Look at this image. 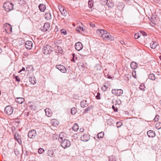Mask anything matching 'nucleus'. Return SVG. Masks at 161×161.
<instances>
[{
    "label": "nucleus",
    "mask_w": 161,
    "mask_h": 161,
    "mask_svg": "<svg viewBox=\"0 0 161 161\" xmlns=\"http://www.w3.org/2000/svg\"><path fill=\"white\" fill-rule=\"evenodd\" d=\"M140 34L139 33H136L134 35V37L135 39H138L140 36Z\"/></svg>",
    "instance_id": "40"
},
{
    "label": "nucleus",
    "mask_w": 161,
    "mask_h": 161,
    "mask_svg": "<svg viewBox=\"0 0 161 161\" xmlns=\"http://www.w3.org/2000/svg\"><path fill=\"white\" fill-rule=\"evenodd\" d=\"M61 33L62 34H64V35H67V31H66V30H65L64 29H61Z\"/></svg>",
    "instance_id": "37"
},
{
    "label": "nucleus",
    "mask_w": 161,
    "mask_h": 161,
    "mask_svg": "<svg viewBox=\"0 0 161 161\" xmlns=\"http://www.w3.org/2000/svg\"><path fill=\"white\" fill-rule=\"evenodd\" d=\"M15 153L16 154V151H15Z\"/></svg>",
    "instance_id": "63"
},
{
    "label": "nucleus",
    "mask_w": 161,
    "mask_h": 161,
    "mask_svg": "<svg viewBox=\"0 0 161 161\" xmlns=\"http://www.w3.org/2000/svg\"><path fill=\"white\" fill-rule=\"evenodd\" d=\"M104 135V133L103 132H101L99 133L97 135V138H103Z\"/></svg>",
    "instance_id": "30"
},
{
    "label": "nucleus",
    "mask_w": 161,
    "mask_h": 161,
    "mask_svg": "<svg viewBox=\"0 0 161 161\" xmlns=\"http://www.w3.org/2000/svg\"><path fill=\"white\" fill-rule=\"evenodd\" d=\"M156 128L157 129H160L161 128V123L160 122H158L155 125Z\"/></svg>",
    "instance_id": "26"
},
{
    "label": "nucleus",
    "mask_w": 161,
    "mask_h": 161,
    "mask_svg": "<svg viewBox=\"0 0 161 161\" xmlns=\"http://www.w3.org/2000/svg\"><path fill=\"white\" fill-rule=\"evenodd\" d=\"M44 150L42 148H39L38 150V153L40 154L42 153H43V152H44Z\"/></svg>",
    "instance_id": "41"
},
{
    "label": "nucleus",
    "mask_w": 161,
    "mask_h": 161,
    "mask_svg": "<svg viewBox=\"0 0 161 161\" xmlns=\"http://www.w3.org/2000/svg\"><path fill=\"white\" fill-rule=\"evenodd\" d=\"M139 88L140 90L142 91V92L144 91L145 90V85L143 84H142L140 85Z\"/></svg>",
    "instance_id": "28"
},
{
    "label": "nucleus",
    "mask_w": 161,
    "mask_h": 161,
    "mask_svg": "<svg viewBox=\"0 0 161 161\" xmlns=\"http://www.w3.org/2000/svg\"><path fill=\"white\" fill-rule=\"evenodd\" d=\"M148 77L150 79L153 80H155L156 78L154 75L153 73L150 74Z\"/></svg>",
    "instance_id": "24"
},
{
    "label": "nucleus",
    "mask_w": 161,
    "mask_h": 161,
    "mask_svg": "<svg viewBox=\"0 0 161 161\" xmlns=\"http://www.w3.org/2000/svg\"><path fill=\"white\" fill-rule=\"evenodd\" d=\"M76 109L75 108H72L71 110V113L73 115H74L76 112Z\"/></svg>",
    "instance_id": "29"
},
{
    "label": "nucleus",
    "mask_w": 161,
    "mask_h": 161,
    "mask_svg": "<svg viewBox=\"0 0 161 161\" xmlns=\"http://www.w3.org/2000/svg\"><path fill=\"white\" fill-rule=\"evenodd\" d=\"M112 93L116 96H120L123 93V91L121 89H114L112 90Z\"/></svg>",
    "instance_id": "7"
},
{
    "label": "nucleus",
    "mask_w": 161,
    "mask_h": 161,
    "mask_svg": "<svg viewBox=\"0 0 161 161\" xmlns=\"http://www.w3.org/2000/svg\"><path fill=\"white\" fill-rule=\"evenodd\" d=\"M92 108V106L88 107L87 108H86L85 109L84 113H86L87 112L90 111L91 110V108Z\"/></svg>",
    "instance_id": "34"
},
{
    "label": "nucleus",
    "mask_w": 161,
    "mask_h": 161,
    "mask_svg": "<svg viewBox=\"0 0 161 161\" xmlns=\"http://www.w3.org/2000/svg\"><path fill=\"white\" fill-rule=\"evenodd\" d=\"M71 61H73L74 62H75V60H74V58H73H73L71 59Z\"/></svg>",
    "instance_id": "56"
},
{
    "label": "nucleus",
    "mask_w": 161,
    "mask_h": 161,
    "mask_svg": "<svg viewBox=\"0 0 161 161\" xmlns=\"http://www.w3.org/2000/svg\"><path fill=\"white\" fill-rule=\"evenodd\" d=\"M56 68L62 73H64L66 72L65 68L63 65H56Z\"/></svg>",
    "instance_id": "10"
},
{
    "label": "nucleus",
    "mask_w": 161,
    "mask_h": 161,
    "mask_svg": "<svg viewBox=\"0 0 161 161\" xmlns=\"http://www.w3.org/2000/svg\"><path fill=\"white\" fill-rule=\"evenodd\" d=\"M20 116L18 117V116H16V115H14L12 119L14 120H20L21 119L20 118Z\"/></svg>",
    "instance_id": "39"
},
{
    "label": "nucleus",
    "mask_w": 161,
    "mask_h": 161,
    "mask_svg": "<svg viewBox=\"0 0 161 161\" xmlns=\"http://www.w3.org/2000/svg\"><path fill=\"white\" fill-rule=\"evenodd\" d=\"M14 136L17 141L19 142V140L20 136L19 135L18 133H16L14 135Z\"/></svg>",
    "instance_id": "35"
},
{
    "label": "nucleus",
    "mask_w": 161,
    "mask_h": 161,
    "mask_svg": "<svg viewBox=\"0 0 161 161\" xmlns=\"http://www.w3.org/2000/svg\"><path fill=\"white\" fill-rule=\"evenodd\" d=\"M2 52V50L1 48L0 47V53H1Z\"/></svg>",
    "instance_id": "58"
},
{
    "label": "nucleus",
    "mask_w": 161,
    "mask_h": 161,
    "mask_svg": "<svg viewBox=\"0 0 161 161\" xmlns=\"http://www.w3.org/2000/svg\"><path fill=\"white\" fill-rule=\"evenodd\" d=\"M108 5L109 7H113L114 5L113 3L111 2V3H108Z\"/></svg>",
    "instance_id": "43"
},
{
    "label": "nucleus",
    "mask_w": 161,
    "mask_h": 161,
    "mask_svg": "<svg viewBox=\"0 0 161 161\" xmlns=\"http://www.w3.org/2000/svg\"><path fill=\"white\" fill-rule=\"evenodd\" d=\"M50 27V23L48 22H47L45 23L44 24L43 27L41 28V29L42 31H43V32H45L49 30Z\"/></svg>",
    "instance_id": "8"
},
{
    "label": "nucleus",
    "mask_w": 161,
    "mask_h": 161,
    "mask_svg": "<svg viewBox=\"0 0 161 161\" xmlns=\"http://www.w3.org/2000/svg\"><path fill=\"white\" fill-rule=\"evenodd\" d=\"M90 139L89 136L88 135H84L82 136L81 137V140L84 142L88 141Z\"/></svg>",
    "instance_id": "13"
},
{
    "label": "nucleus",
    "mask_w": 161,
    "mask_h": 161,
    "mask_svg": "<svg viewBox=\"0 0 161 161\" xmlns=\"http://www.w3.org/2000/svg\"><path fill=\"white\" fill-rule=\"evenodd\" d=\"M14 5L10 2H6L3 4V7L7 12H9L13 9Z\"/></svg>",
    "instance_id": "1"
},
{
    "label": "nucleus",
    "mask_w": 161,
    "mask_h": 161,
    "mask_svg": "<svg viewBox=\"0 0 161 161\" xmlns=\"http://www.w3.org/2000/svg\"><path fill=\"white\" fill-rule=\"evenodd\" d=\"M42 52L45 55L50 54L52 50L51 49V47L48 45H47L44 46L42 49Z\"/></svg>",
    "instance_id": "3"
},
{
    "label": "nucleus",
    "mask_w": 161,
    "mask_h": 161,
    "mask_svg": "<svg viewBox=\"0 0 161 161\" xmlns=\"http://www.w3.org/2000/svg\"><path fill=\"white\" fill-rule=\"evenodd\" d=\"M122 124L121 121H118L116 123V126L118 128L120 127Z\"/></svg>",
    "instance_id": "36"
},
{
    "label": "nucleus",
    "mask_w": 161,
    "mask_h": 161,
    "mask_svg": "<svg viewBox=\"0 0 161 161\" xmlns=\"http://www.w3.org/2000/svg\"><path fill=\"white\" fill-rule=\"evenodd\" d=\"M147 135L150 137H153L155 136V133L152 130H149L147 132Z\"/></svg>",
    "instance_id": "14"
},
{
    "label": "nucleus",
    "mask_w": 161,
    "mask_h": 161,
    "mask_svg": "<svg viewBox=\"0 0 161 161\" xmlns=\"http://www.w3.org/2000/svg\"><path fill=\"white\" fill-rule=\"evenodd\" d=\"M159 58H160V59H161V56H159Z\"/></svg>",
    "instance_id": "61"
},
{
    "label": "nucleus",
    "mask_w": 161,
    "mask_h": 161,
    "mask_svg": "<svg viewBox=\"0 0 161 161\" xmlns=\"http://www.w3.org/2000/svg\"><path fill=\"white\" fill-rule=\"evenodd\" d=\"M5 31L7 33L10 34L12 32V27L9 23H6L4 25Z\"/></svg>",
    "instance_id": "6"
},
{
    "label": "nucleus",
    "mask_w": 161,
    "mask_h": 161,
    "mask_svg": "<svg viewBox=\"0 0 161 161\" xmlns=\"http://www.w3.org/2000/svg\"><path fill=\"white\" fill-rule=\"evenodd\" d=\"M112 108L114 110V112L117 111L118 108L117 107H115L114 105L112 106Z\"/></svg>",
    "instance_id": "45"
},
{
    "label": "nucleus",
    "mask_w": 161,
    "mask_h": 161,
    "mask_svg": "<svg viewBox=\"0 0 161 161\" xmlns=\"http://www.w3.org/2000/svg\"><path fill=\"white\" fill-rule=\"evenodd\" d=\"M72 56H73V58H74L75 56V54L74 53H73L72 54Z\"/></svg>",
    "instance_id": "57"
},
{
    "label": "nucleus",
    "mask_w": 161,
    "mask_h": 161,
    "mask_svg": "<svg viewBox=\"0 0 161 161\" xmlns=\"http://www.w3.org/2000/svg\"><path fill=\"white\" fill-rule=\"evenodd\" d=\"M83 45L80 42L76 43L75 45V47L76 49L78 51L81 50L83 48Z\"/></svg>",
    "instance_id": "12"
},
{
    "label": "nucleus",
    "mask_w": 161,
    "mask_h": 161,
    "mask_svg": "<svg viewBox=\"0 0 161 161\" xmlns=\"http://www.w3.org/2000/svg\"><path fill=\"white\" fill-rule=\"evenodd\" d=\"M14 111V109L11 106H6L4 109V112L6 114L8 115L11 114Z\"/></svg>",
    "instance_id": "5"
},
{
    "label": "nucleus",
    "mask_w": 161,
    "mask_h": 161,
    "mask_svg": "<svg viewBox=\"0 0 161 161\" xmlns=\"http://www.w3.org/2000/svg\"><path fill=\"white\" fill-rule=\"evenodd\" d=\"M90 26L92 28H94L95 26V25L93 23H90Z\"/></svg>",
    "instance_id": "51"
},
{
    "label": "nucleus",
    "mask_w": 161,
    "mask_h": 161,
    "mask_svg": "<svg viewBox=\"0 0 161 161\" xmlns=\"http://www.w3.org/2000/svg\"><path fill=\"white\" fill-rule=\"evenodd\" d=\"M25 101V99L22 97H18L16 99V101L19 104H22Z\"/></svg>",
    "instance_id": "22"
},
{
    "label": "nucleus",
    "mask_w": 161,
    "mask_h": 161,
    "mask_svg": "<svg viewBox=\"0 0 161 161\" xmlns=\"http://www.w3.org/2000/svg\"><path fill=\"white\" fill-rule=\"evenodd\" d=\"M90 3V2L89 1L88 2V4H89V6L91 8L92 7V6L91 5V4Z\"/></svg>",
    "instance_id": "55"
},
{
    "label": "nucleus",
    "mask_w": 161,
    "mask_h": 161,
    "mask_svg": "<svg viewBox=\"0 0 161 161\" xmlns=\"http://www.w3.org/2000/svg\"><path fill=\"white\" fill-rule=\"evenodd\" d=\"M80 132H83L84 131V129L83 128H80Z\"/></svg>",
    "instance_id": "54"
},
{
    "label": "nucleus",
    "mask_w": 161,
    "mask_h": 161,
    "mask_svg": "<svg viewBox=\"0 0 161 161\" xmlns=\"http://www.w3.org/2000/svg\"><path fill=\"white\" fill-rule=\"evenodd\" d=\"M38 8L41 12H44L46 9V6L43 4H40L39 5Z\"/></svg>",
    "instance_id": "17"
},
{
    "label": "nucleus",
    "mask_w": 161,
    "mask_h": 161,
    "mask_svg": "<svg viewBox=\"0 0 161 161\" xmlns=\"http://www.w3.org/2000/svg\"><path fill=\"white\" fill-rule=\"evenodd\" d=\"M83 31V28L82 27L80 26L79 27H78L76 28V31L79 32Z\"/></svg>",
    "instance_id": "32"
},
{
    "label": "nucleus",
    "mask_w": 161,
    "mask_h": 161,
    "mask_svg": "<svg viewBox=\"0 0 161 161\" xmlns=\"http://www.w3.org/2000/svg\"><path fill=\"white\" fill-rule=\"evenodd\" d=\"M108 86L106 85H104L101 88V89L104 92L106 91L108 88Z\"/></svg>",
    "instance_id": "38"
},
{
    "label": "nucleus",
    "mask_w": 161,
    "mask_h": 161,
    "mask_svg": "<svg viewBox=\"0 0 161 161\" xmlns=\"http://www.w3.org/2000/svg\"><path fill=\"white\" fill-rule=\"evenodd\" d=\"M25 70V68L24 67H23L22 69H21L20 70L19 72V73H20L22 71H24Z\"/></svg>",
    "instance_id": "53"
},
{
    "label": "nucleus",
    "mask_w": 161,
    "mask_h": 161,
    "mask_svg": "<svg viewBox=\"0 0 161 161\" xmlns=\"http://www.w3.org/2000/svg\"><path fill=\"white\" fill-rule=\"evenodd\" d=\"M56 50L58 51V52L57 51L56 52L60 54H62L63 52V50L62 47L59 46H57Z\"/></svg>",
    "instance_id": "25"
},
{
    "label": "nucleus",
    "mask_w": 161,
    "mask_h": 161,
    "mask_svg": "<svg viewBox=\"0 0 161 161\" xmlns=\"http://www.w3.org/2000/svg\"><path fill=\"white\" fill-rule=\"evenodd\" d=\"M131 68L133 69H136L137 67V64L135 62H132L130 64Z\"/></svg>",
    "instance_id": "19"
},
{
    "label": "nucleus",
    "mask_w": 161,
    "mask_h": 161,
    "mask_svg": "<svg viewBox=\"0 0 161 161\" xmlns=\"http://www.w3.org/2000/svg\"><path fill=\"white\" fill-rule=\"evenodd\" d=\"M88 104L87 101L86 100H83L80 103V106L82 108H84L87 106Z\"/></svg>",
    "instance_id": "21"
},
{
    "label": "nucleus",
    "mask_w": 161,
    "mask_h": 161,
    "mask_svg": "<svg viewBox=\"0 0 161 161\" xmlns=\"http://www.w3.org/2000/svg\"><path fill=\"white\" fill-rule=\"evenodd\" d=\"M102 4H105L108 2V0H101Z\"/></svg>",
    "instance_id": "47"
},
{
    "label": "nucleus",
    "mask_w": 161,
    "mask_h": 161,
    "mask_svg": "<svg viewBox=\"0 0 161 161\" xmlns=\"http://www.w3.org/2000/svg\"><path fill=\"white\" fill-rule=\"evenodd\" d=\"M36 133L35 130H32L29 132L28 136L31 138H34L36 137Z\"/></svg>",
    "instance_id": "9"
},
{
    "label": "nucleus",
    "mask_w": 161,
    "mask_h": 161,
    "mask_svg": "<svg viewBox=\"0 0 161 161\" xmlns=\"http://www.w3.org/2000/svg\"><path fill=\"white\" fill-rule=\"evenodd\" d=\"M15 79L16 80V81L19 82L20 81V79L19 78V76H15Z\"/></svg>",
    "instance_id": "44"
},
{
    "label": "nucleus",
    "mask_w": 161,
    "mask_h": 161,
    "mask_svg": "<svg viewBox=\"0 0 161 161\" xmlns=\"http://www.w3.org/2000/svg\"><path fill=\"white\" fill-rule=\"evenodd\" d=\"M103 35H102V37L105 40L112 41L114 40V37L106 31Z\"/></svg>",
    "instance_id": "4"
},
{
    "label": "nucleus",
    "mask_w": 161,
    "mask_h": 161,
    "mask_svg": "<svg viewBox=\"0 0 161 161\" xmlns=\"http://www.w3.org/2000/svg\"><path fill=\"white\" fill-rule=\"evenodd\" d=\"M141 34L144 36H147V33L144 32L142 31L141 32Z\"/></svg>",
    "instance_id": "50"
},
{
    "label": "nucleus",
    "mask_w": 161,
    "mask_h": 161,
    "mask_svg": "<svg viewBox=\"0 0 161 161\" xmlns=\"http://www.w3.org/2000/svg\"><path fill=\"white\" fill-rule=\"evenodd\" d=\"M61 143V146L64 148H66L70 147L71 144L70 142L68 140L64 139L63 140L60 142Z\"/></svg>",
    "instance_id": "2"
},
{
    "label": "nucleus",
    "mask_w": 161,
    "mask_h": 161,
    "mask_svg": "<svg viewBox=\"0 0 161 161\" xmlns=\"http://www.w3.org/2000/svg\"><path fill=\"white\" fill-rule=\"evenodd\" d=\"M61 14L64 16H65L66 14V11L63 8H61V10L59 9Z\"/></svg>",
    "instance_id": "23"
},
{
    "label": "nucleus",
    "mask_w": 161,
    "mask_h": 161,
    "mask_svg": "<svg viewBox=\"0 0 161 161\" xmlns=\"http://www.w3.org/2000/svg\"><path fill=\"white\" fill-rule=\"evenodd\" d=\"M51 124L54 126H56L59 125V121H52Z\"/></svg>",
    "instance_id": "33"
},
{
    "label": "nucleus",
    "mask_w": 161,
    "mask_h": 161,
    "mask_svg": "<svg viewBox=\"0 0 161 161\" xmlns=\"http://www.w3.org/2000/svg\"><path fill=\"white\" fill-rule=\"evenodd\" d=\"M158 44L156 42L154 41H152L151 43H150V46L151 48L152 49L155 48Z\"/></svg>",
    "instance_id": "20"
},
{
    "label": "nucleus",
    "mask_w": 161,
    "mask_h": 161,
    "mask_svg": "<svg viewBox=\"0 0 161 161\" xmlns=\"http://www.w3.org/2000/svg\"><path fill=\"white\" fill-rule=\"evenodd\" d=\"M159 119V116L158 115H156L155 117L153 119V121H158Z\"/></svg>",
    "instance_id": "42"
},
{
    "label": "nucleus",
    "mask_w": 161,
    "mask_h": 161,
    "mask_svg": "<svg viewBox=\"0 0 161 161\" xmlns=\"http://www.w3.org/2000/svg\"><path fill=\"white\" fill-rule=\"evenodd\" d=\"M45 18L47 20H50L52 19V15L49 12H47L45 15Z\"/></svg>",
    "instance_id": "16"
},
{
    "label": "nucleus",
    "mask_w": 161,
    "mask_h": 161,
    "mask_svg": "<svg viewBox=\"0 0 161 161\" xmlns=\"http://www.w3.org/2000/svg\"><path fill=\"white\" fill-rule=\"evenodd\" d=\"M100 94L99 93H97V95L96 96V97L97 99H100Z\"/></svg>",
    "instance_id": "49"
},
{
    "label": "nucleus",
    "mask_w": 161,
    "mask_h": 161,
    "mask_svg": "<svg viewBox=\"0 0 161 161\" xmlns=\"http://www.w3.org/2000/svg\"><path fill=\"white\" fill-rule=\"evenodd\" d=\"M32 45L33 44L32 42L28 41H26L25 42V47L27 49L30 50L32 48Z\"/></svg>",
    "instance_id": "11"
},
{
    "label": "nucleus",
    "mask_w": 161,
    "mask_h": 161,
    "mask_svg": "<svg viewBox=\"0 0 161 161\" xmlns=\"http://www.w3.org/2000/svg\"><path fill=\"white\" fill-rule=\"evenodd\" d=\"M64 135H65V134L64 133V132H62L60 133L59 135V138L58 139V140H59V142H61V141L63 140L64 139H65L64 138L65 136H64Z\"/></svg>",
    "instance_id": "18"
},
{
    "label": "nucleus",
    "mask_w": 161,
    "mask_h": 161,
    "mask_svg": "<svg viewBox=\"0 0 161 161\" xmlns=\"http://www.w3.org/2000/svg\"><path fill=\"white\" fill-rule=\"evenodd\" d=\"M46 115L48 117H50L52 114V111L49 108H46L45 109Z\"/></svg>",
    "instance_id": "15"
},
{
    "label": "nucleus",
    "mask_w": 161,
    "mask_h": 161,
    "mask_svg": "<svg viewBox=\"0 0 161 161\" xmlns=\"http://www.w3.org/2000/svg\"><path fill=\"white\" fill-rule=\"evenodd\" d=\"M97 33L99 36H101V30L98 29L97 30Z\"/></svg>",
    "instance_id": "48"
},
{
    "label": "nucleus",
    "mask_w": 161,
    "mask_h": 161,
    "mask_svg": "<svg viewBox=\"0 0 161 161\" xmlns=\"http://www.w3.org/2000/svg\"><path fill=\"white\" fill-rule=\"evenodd\" d=\"M121 43L122 44H123V43H124V42L123 41H122L121 42Z\"/></svg>",
    "instance_id": "59"
},
{
    "label": "nucleus",
    "mask_w": 161,
    "mask_h": 161,
    "mask_svg": "<svg viewBox=\"0 0 161 161\" xmlns=\"http://www.w3.org/2000/svg\"><path fill=\"white\" fill-rule=\"evenodd\" d=\"M72 129L75 131H77L79 129V126L78 125L75 123L73 126L72 127Z\"/></svg>",
    "instance_id": "27"
},
{
    "label": "nucleus",
    "mask_w": 161,
    "mask_h": 161,
    "mask_svg": "<svg viewBox=\"0 0 161 161\" xmlns=\"http://www.w3.org/2000/svg\"><path fill=\"white\" fill-rule=\"evenodd\" d=\"M116 160L115 156H111L109 157V161H116Z\"/></svg>",
    "instance_id": "31"
},
{
    "label": "nucleus",
    "mask_w": 161,
    "mask_h": 161,
    "mask_svg": "<svg viewBox=\"0 0 161 161\" xmlns=\"http://www.w3.org/2000/svg\"><path fill=\"white\" fill-rule=\"evenodd\" d=\"M111 76H108V78L109 79H110V78H111Z\"/></svg>",
    "instance_id": "60"
},
{
    "label": "nucleus",
    "mask_w": 161,
    "mask_h": 161,
    "mask_svg": "<svg viewBox=\"0 0 161 161\" xmlns=\"http://www.w3.org/2000/svg\"><path fill=\"white\" fill-rule=\"evenodd\" d=\"M106 30H101V37H102V35H104V34L105 33V32H106Z\"/></svg>",
    "instance_id": "46"
},
{
    "label": "nucleus",
    "mask_w": 161,
    "mask_h": 161,
    "mask_svg": "<svg viewBox=\"0 0 161 161\" xmlns=\"http://www.w3.org/2000/svg\"><path fill=\"white\" fill-rule=\"evenodd\" d=\"M132 75L133 76L134 78H136V71H135V72L134 73L133 72L132 73Z\"/></svg>",
    "instance_id": "52"
},
{
    "label": "nucleus",
    "mask_w": 161,
    "mask_h": 161,
    "mask_svg": "<svg viewBox=\"0 0 161 161\" xmlns=\"http://www.w3.org/2000/svg\"><path fill=\"white\" fill-rule=\"evenodd\" d=\"M1 91L0 90V95H1Z\"/></svg>",
    "instance_id": "62"
}]
</instances>
